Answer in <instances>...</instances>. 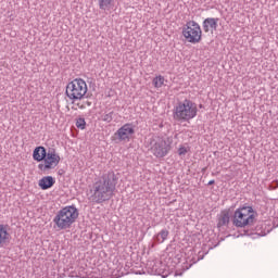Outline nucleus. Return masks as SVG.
Listing matches in <instances>:
<instances>
[{
	"label": "nucleus",
	"instance_id": "7ed1b4c3",
	"mask_svg": "<svg viewBox=\"0 0 278 278\" xmlns=\"http://www.w3.org/2000/svg\"><path fill=\"white\" fill-rule=\"evenodd\" d=\"M197 114H199L197 103L188 99L178 102L173 111L174 121L179 123L192 121V118H197Z\"/></svg>",
	"mask_w": 278,
	"mask_h": 278
},
{
	"label": "nucleus",
	"instance_id": "412c9836",
	"mask_svg": "<svg viewBox=\"0 0 278 278\" xmlns=\"http://www.w3.org/2000/svg\"><path fill=\"white\" fill-rule=\"evenodd\" d=\"M103 121L106 122V123H110L112 121V115L111 114L104 115Z\"/></svg>",
	"mask_w": 278,
	"mask_h": 278
},
{
	"label": "nucleus",
	"instance_id": "f257e3e1",
	"mask_svg": "<svg viewBox=\"0 0 278 278\" xmlns=\"http://www.w3.org/2000/svg\"><path fill=\"white\" fill-rule=\"evenodd\" d=\"M79 218V210L76 205H67L62 207L53 218L54 225L61 231L64 229H71L74 223H77Z\"/></svg>",
	"mask_w": 278,
	"mask_h": 278
},
{
	"label": "nucleus",
	"instance_id": "f8f14e48",
	"mask_svg": "<svg viewBox=\"0 0 278 278\" xmlns=\"http://www.w3.org/2000/svg\"><path fill=\"white\" fill-rule=\"evenodd\" d=\"M10 240H12V236L10 235V226L0 224V247L8 244Z\"/></svg>",
	"mask_w": 278,
	"mask_h": 278
},
{
	"label": "nucleus",
	"instance_id": "39448f33",
	"mask_svg": "<svg viewBox=\"0 0 278 278\" xmlns=\"http://www.w3.org/2000/svg\"><path fill=\"white\" fill-rule=\"evenodd\" d=\"M173 149V141L167 137H153L150 141V152L157 160L166 157Z\"/></svg>",
	"mask_w": 278,
	"mask_h": 278
},
{
	"label": "nucleus",
	"instance_id": "1a4fd4ad",
	"mask_svg": "<svg viewBox=\"0 0 278 278\" xmlns=\"http://www.w3.org/2000/svg\"><path fill=\"white\" fill-rule=\"evenodd\" d=\"M72 102V110L77 112V110H88V108H92V101L88 99V96H80L76 98H72L70 100Z\"/></svg>",
	"mask_w": 278,
	"mask_h": 278
},
{
	"label": "nucleus",
	"instance_id": "9b49d317",
	"mask_svg": "<svg viewBox=\"0 0 278 278\" xmlns=\"http://www.w3.org/2000/svg\"><path fill=\"white\" fill-rule=\"evenodd\" d=\"M218 17H207L203 21L202 27L205 34H214L218 29Z\"/></svg>",
	"mask_w": 278,
	"mask_h": 278
},
{
	"label": "nucleus",
	"instance_id": "4468645a",
	"mask_svg": "<svg viewBox=\"0 0 278 278\" xmlns=\"http://www.w3.org/2000/svg\"><path fill=\"white\" fill-rule=\"evenodd\" d=\"M47 149L45 147H37L33 152V159L35 162H43L45 157H47Z\"/></svg>",
	"mask_w": 278,
	"mask_h": 278
},
{
	"label": "nucleus",
	"instance_id": "4be33fe9",
	"mask_svg": "<svg viewBox=\"0 0 278 278\" xmlns=\"http://www.w3.org/2000/svg\"><path fill=\"white\" fill-rule=\"evenodd\" d=\"M213 184H214V180L208 181V186H213Z\"/></svg>",
	"mask_w": 278,
	"mask_h": 278
},
{
	"label": "nucleus",
	"instance_id": "f3484780",
	"mask_svg": "<svg viewBox=\"0 0 278 278\" xmlns=\"http://www.w3.org/2000/svg\"><path fill=\"white\" fill-rule=\"evenodd\" d=\"M190 151H191L190 146H188V143H184L178 147L177 153L180 157H184V155H186L187 153H190Z\"/></svg>",
	"mask_w": 278,
	"mask_h": 278
},
{
	"label": "nucleus",
	"instance_id": "ddd939ff",
	"mask_svg": "<svg viewBox=\"0 0 278 278\" xmlns=\"http://www.w3.org/2000/svg\"><path fill=\"white\" fill-rule=\"evenodd\" d=\"M38 186L41 190H49V188L55 186V178L52 176H45L39 180Z\"/></svg>",
	"mask_w": 278,
	"mask_h": 278
},
{
	"label": "nucleus",
	"instance_id": "2eb2a0df",
	"mask_svg": "<svg viewBox=\"0 0 278 278\" xmlns=\"http://www.w3.org/2000/svg\"><path fill=\"white\" fill-rule=\"evenodd\" d=\"M225 225H229V211H223L218 217L217 227H225Z\"/></svg>",
	"mask_w": 278,
	"mask_h": 278
},
{
	"label": "nucleus",
	"instance_id": "aec40b11",
	"mask_svg": "<svg viewBox=\"0 0 278 278\" xmlns=\"http://www.w3.org/2000/svg\"><path fill=\"white\" fill-rule=\"evenodd\" d=\"M77 129H86V119L84 117H79L76 119Z\"/></svg>",
	"mask_w": 278,
	"mask_h": 278
},
{
	"label": "nucleus",
	"instance_id": "6e6552de",
	"mask_svg": "<svg viewBox=\"0 0 278 278\" xmlns=\"http://www.w3.org/2000/svg\"><path fill=\"white\" fill-rule=\"evenodd\" d=\"M60 162H62L60 153H58L55 150H49L48 154L43 159V162L38 164V169L41 170V173L53 170L60 166Z\"/></svg>",
	"mask_w": 278,
	"mask_h": 278
},
{
	"label": "nucleus",
	"instance_id": "423d86ee",
	"mask_svg": "<svg viewBox=\"0 0 278 278\" xmlns=\"http://www.w3.org/2000/svg\"><path fill=\"white\" fill-rule=\"evenodd\" d=\"M181 36L190 45H199L203 40V30L201 24L194 20L188 21L181 29Z\"/></svg>",
	"mask_w": 278,
	"mask_h": 278
},
{
	"label": "nucleus",
	"instance_id": "dca6fc26",
	"mask_svg": "<svg viewBox=\"0 0 278 278\" xmlns=\"http://www.w3.org/2000/svg\"><path fill=\"white\" fill-rule=\"evenodd\" d=\"M164 81H166V79L162 75H159L152 79V84L156 89L162 88V86H164Z\"/></svg>",
	"mask_w": 278,
	"mask_h": 278
},
{
	"label": "nucleus",
	"instance_id": "a211bd4d",
	"mask_svg": "<svg viewBox=\"0 0 278 278\" xmlns=\"http://www.w3.org/2000/svg\"><path fill=\"white\" fill-rule=\"evenodd\" d=\"M100 10H110L112 8L114 0H98Z\"/></svg>",
	"mask_w": 278,
	"mask_h": 278
},
{
	"label": "nucleus",
	"instance_id": "f03ea898",
	"mask_svg": "<svg viewBox=\"0 0 278 278\" xmlns=\"http://www.w3.org/2000/svg\"><path fill=\"white\" fill-rule=\"evenodd\" d=\"M112 192H114V188L112 187V180L103 176L93 184L90 190V199L94 203H103L110 200V197H112Z\"/></svg>",
	"mask_w": 278,
	"mask_h": 278
},
{
	"label": "nucleus",
	"instance_id": "20e7f679",
	"mask_svg": "<svg viewBox=\"0 0 278 278\" xmlns=\"http://www.w3.org/2000/svg\"><path fill=\"white\" fill-rule=\"evenodd\" d=\"M257 213L251 206H241L237 208L232 216V225L244 229V227H251L255 223Z\"/></svg>",
	"mask_w": 278,
	"mask_h": 278
},
{
	"label": "nucleus",
	"instance_id": "9d476101",
	"mask_svg": "<svg viewBox=\"0 0 278 278\" xmlns=\"http://www.w3.org/2000/svg\"><path fill=\"white\" fill-rule=\"evenodd\" d=\"M132 134H135L134 126H131V124H125L115 132V136H117L118 140L122 142H129Z\"/></svg>",
	"mask_w": 278,
	"mask_h": 278
},
{
	"label": "nucleus",
	"instance_id": "0eeeda50",
	"mask_svg": "<svg viewBox=\"0 0 278 278\" xmlns=\"http://www.w3.org/2000/svg\"><path fill=\"white\" fill-rule=\"evenodd\" d=\"M65 94L70 100L77 97H88V83L84 78H74L67 83Z\"/></svg>",
	"mask_w": 278,
	"mask_h": 278
},
{
	"label": "nucleus",
	"instance_id": "6ab92c4d",
	"mask_svg": "<svg viewBox=\"0 0 278 278\" xmlns=\"http://www.w3.org/2000/svg\"><path fill=\"white\" fill-rule=\"evenodd\" d=\"M168 238V230H162L161 233L157 235V242H164Z\"/></svg>",
	"mask_w": 278,
	"mask_h": 278
}]
</instances>
